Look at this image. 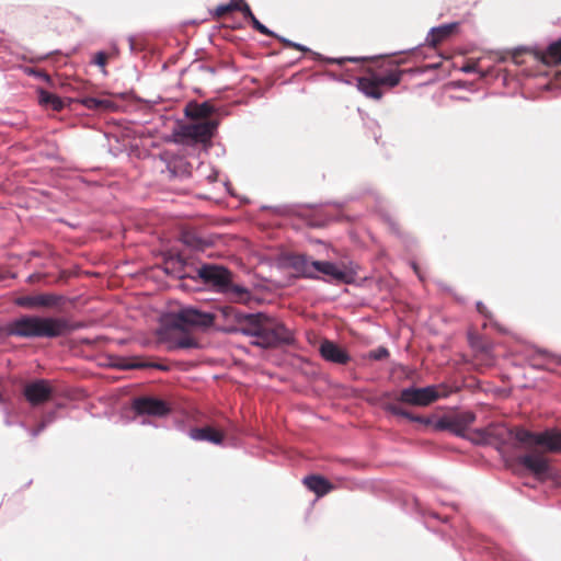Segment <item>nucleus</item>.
I'll use <instances>...</instances> for the list:
<instances>
[{"label": "nucleus", "instance_id": "obj_6", "mask_svg": "<svg viewBox=\"0 0 561 561\" xmlns=\"http://www.w3.org/2000/svg\"><path fill=\"white\" fill-rule=\"evenodd\" d=\"M216 316L213 312L201 310L195 306H184L178 311H168L160 316V332L199 329L207 331L214 325Z\"/></svg>", "mask_w": 561, "mask_h": 561}, {"label": "nucleus", "instance_id": "obj_31", "mask_svg": "<svg viewBox=\"0 0 561 561\" xmlns=\"http://www.w3.org/2000/svg\"><path fill=\"white\" fill-rule=\"evenodd\" d=\"M381 217H382V220L388 225L390 231L393 234H396L397 237L401 238L407 243V247H411L412 244H414V240L412 238L403 234L400 231L398 222L394 220V218L391 215H389L388 213H382Z\"/></svg>", "mask_w": 561, "mask_h": 561}, {"label": "nucleus", "instance_id": "obj_39", "mask_svg": "<svg viewBox=\"0 0 561 561\" xmlns=\"http://www.w3.org/2000/svg\"><path fill=\"white\" fill-rule=\"evenodd\" d=\"M194 105H197L196 101L188 102L184 107V115L186 118L192 119L193 122L201 121V115Z\"/></svg>", "mask_w": 561, "mask_h": 561}, {"label": "nucleus", "instance_id": "obj_10", "mask_svg": "<svg viewBox=\"0 0 561 561\" xmlns=\"http://www.w3.org/2000/svg\"><path fill=\"white\" fill-rule=\"evenodd\" d=\"M131 411L139 416L165 417L172 412V405L162 398L145 394L131 399Z\"/></svg>", "mask_w": 561, "mask_h": 561}, {"label": "nucleus", "instance_id": "obj_2", "mask_svg": "<svg viewBox=\"0 0 561 561\" xmlns=\"http://www.w3.org/2000/svg\"><path fill=\"white\" fill-rule=\"evenodd\" d=\"M279 266L295 270L298 278L321 280L331 285H354L359 271V265L353 260H314L301 253H285Z\"/></svg>", "mask_w": 561, "mask_h": 561}, {"label": "nucleus", "instance_id": "obj_43", "mask_svg": "<svg viewBox=\"0 0 561 561\" xmlns=\"http://www.w3.org/2000/svg\"><path fill=\"white\" fill-rule=\"evenodd\" d=\"M4 423L7 426H12L14 424H18L24 428H26V425L23 421H13L11 419V411H10V408L8 405L4 407Z\"/></svg>", "mask_w": 561, "mask_h": 561}, {"label": "nucleus", "instance_id": "obj_20", "mask_svg": "<svg viewBox=\"0 0 561 561\" xmlns=\"http://www.w3.org/2000/svg\"><path fill=\"white\" fill-rule=\"evenodd\" d=\"M382 409L386 412H388L394 416L403 417L410 422L419 423L424 426H433L434 427V423L437 419L434 414H431V415L414 414L413 412L402 408L400 404L392 403V402L385 403L382 405Z\"/></svg>", "mask_w": 561, "mask_h": 561}, {"label": "nucleus", "instance_id": "obj_38", "mask_svg": "<svg viewBox=\"0 0 561 561\" xmlns=\"http://www.w3.org/2000/svg\"><path fill=\"white\" fill-rule=\"evenodd\" d=\"M390 356V352L386 346H378L371 350L367 354V358L371 360H383Z\"/></svg>", "mask_w": 561, "mask_h": 561}, {"label": "nucleus", "instance_id": "obj_14", "mask_svg": "<svg viewBox=\"0 0 561 561\" xmlns=\"http://www.w3.org/2000/svg\"><path fill=\"white\" fill-rule=\"evenodd\" d=\"M267 317L263 311L251 312L241 327H218L216 330L228 335L242 334L257 340Z\"/></svg>", "mask_w": 561, "mask_h": 561}, {"label": "nucleus", "instance_id": "obj_22", "mask_svg": "<svg viewBox=\"0 0 561 561\" xmlns=\"http://www.w3.org/2000/svg\"><path fill=\"white\" fill-rule=\"evenodd\" d=\"M230 304H224L217 306V311L225 321L222 327H241L250 312L243 311Z\"/></svg>", "mask_w": 561, "mask_h": 561}, {"label": "nucleus", "instance_id": "obj_35", "mask_svg": "<svg viewBox=\"0 0 561 561\" xmlns=\"http://www.w3.org/2000/svg\"><path fill=\"white\" fill-rule=\"evenodd\" d=\"M107 58H108V55L105 50H99L93 55L91 64L99 67L103 75H106L107 71H106L105 67L107 64Z\"/></svg>", "mask_w": 561, "mask_h": 561}, {"label": "nucleus", "instance_id": "obj_40", "mask_svg": "<svg viewBox=\"0 0 561 561\" xmlns=\"http://www.w3.org/2000/svg\"><path fill=\"white\" fill-rule=\"evenodd\" d=\"M239 8L240 9H238V12L242 13L244 20L248 23L255 18L254 13L252 12L250 5L247 3L245 0H239Z\"/></svg>", "mask_w": 561, "mask_h": 561}, {"label": "nucleus", "instance_id": "obj_54", "mask_svg": "<svg viewBox=\"0 0 561 561\" xmlns=\"http://www.w3.org/2000/svg\"><path fill=\"white\" fill-rule=\"evenodd\" d=\"M329 205H333L337 208H343L344 207V203L343 202H329L328 203Z\"/></svg>", "mask_w": 561, "mask_h": 561}, {"label": "nucleus", "instance_id": "obj_19", "mask_svg": "<svg viewBox=\"0 0 561 561\" xmlns=\"http://www.w3.org/2000/svg\"><path fill=\"white\" fill-rule=\"evenodd\" d=\"M35 92L37 94L38 104L46 110L60 112L65 108H69L72 102H75V100L71 98H61L43 87H37Z\"/></svg>", "mask_w": 561, "mask_h": 561}, {"label": "nucleus", "instance_id": "obj_33", "mask_svg": "<svg viewBox=\"0 0 561 561\" xmlns=\"http://www.w3.org/2000/svg\"><path fill=\"white\" fill-rule=\"evenodd\" d=\"M239 8V0H229L226 3L218 4L214 10H210V14L214 18H219L225 13L238 11Z\"/></svg>", "mask_w": 561, "mask_h": 561}, {"label": "nucleus", "instance_id": "obj_26", "mask_svg": "<svg viewBox=\"0 0 561 561\" xmlns=\"http://www.w3.org/2000/svg\"><path fill=\"white\" fill-rule=\"evenodd\" d=\"M356 81L358 91L365 96L373 100H380L382 98L383 92L375 73L370 77H359Z\"/></svg>", "mask_w": 561, "mask_h": 561}, {"label": "nucleus", "instance_id": "obj_44", "mask_svg": "<svg viewBox=\"0 0 561 561\" xmlns=\"http://www.w3.org/2000/svg\"><path fill=\"white\" fill-rule=\"evenodd\" d=\"M56 420H57L56 410H50L43 414L41 422H43L44 424H46V426H48L51 423H54Z\"/></svg>", "mask_w": 561, "mask_h": 561}, {"label": "nucleus", "instance_id": "obj_50", "mask_svg": "<svg viewBox=\"0 0 561 561\" xmlns=\"http://www.w3.org/2000/svg\"><path fill=\"white\" fill-rule=\"evenodd\" d=\"M461 71L465 72V73H474L478 71V68L476 65L473 64H469V65H465L462 68H461Z\"/></svg>", "mask_w": 561, "mask_h": 561}, {"label": "nucleus", "instance_id": "obj_32", "mask_svg": "<svg viewBox=\"0 0 561 561\" xmlns=\"http://www.w3.org/2000/svg\"><path fill=\"white\" fill-rule=\"evenodd\" d=\"M23 72L30 77L43 80L50 88L56 87V83H55L54 79L51 78V76L41 68L25 66V67H23Z\"/></svg>", "mask_w": 561, "mask_h": 561}, {"label": "nucleus", "instance_id": "obj_49", "mask_svg": "<svg viewBox=\"0 0 561 561\" xmlns=\"http://www.w3.org/2000/svg\"><path fill=\"white\" fill-rule=\"evenodd\" d=\"M218 174V170L210 168V173L206 175V179L208 180L209 183H214L217 181Z\"/></svg>", "mask_w": 561, "mask_h": 561}, {"label": "nucleus", "instance_id": "obj_41", "mask_svg": "<svg viewBox=\"0 0 561 561\" xmlns=\"http://www.w3.org/2000/svg\"><path fill=\"white\" fill-rule=\"evenodd\" d=\"M439 66H440V64H439V62L428 64V65L423 66V67H415V68L408 69V71H409V73H410V75H412V76H413V75H423V73H425L426 71L437 69Z\"/></svg>", "mask_w": 561, "mask_h": 561}, {"label": "nucleus", "instance_id": "obj_27", "mask_svg": "<svg viewBox=\"0 0 561 561\" xmlns=\"http://www.w3.org/2000/svg\"><path fill=\"white\" fill-rule=\"evenodd\" d=\"M85 108L96 112H113L117 108L116 104L103 98L85 95L77 100Z\"/></svg>", "mask_w": 561, "mask_h": 561}, {"label": "nucleus", "instance_id": "obj_18", "mask_svg": "<svg viewBox=\"0 0 561 561\" xmlns=\"http://www.w3.org/2000/svg\"><path fill=\"white\" fill-rule=\"evenodd\" d=\"M274 38L277 39L278 42L283 43L286 47L295 48L302 53H308L314 61H320V62H324V64L343 65L346 61L359 62V61L367 59L366 57H339V58L325 57V56L321 55L320 53L313 51L311 48H309L300 43L293 42L284 36H280L279 34H277V36H275Z\"/></svg>", "mask_w": 561, "mask_h": 561}, {"label": "nucleus", "instance_id": "obj_17", "mask_svg": "<svg viewBox=\"0 0 561 561\" xmlns=\"http://www.w3.org/2000/svg\"><path fill=\"white\" fill-rule=\"evenodd\" d=\"M156 334L158 340L162 343H167V350L170 352H174L178 350H198L202 348L201 342L191 335L187 330L184 331L179 337L172 336V331H165L164 334L160 332V325L158 327Z\"/></svg>", "mask_w": 561, "mask_h": 561}, {"label": "nucleus", "instance_id": "obj_60", "mask_svg": "<svg viewBox=\"0 0 561 561\" xmlns=\"http://www.w3.org/2000/svg\"><path fill=\"white\" fill-rule=\"evenodd\" d=\"M412 267L417 273V268H416V264L415 263L412 264Z\"/></svg>", "mask_w": 561, "mask_h": 561}, {"label": "nucleus", "instance_id": "obj_45", "mask_svg": "<svg viewBox=\"0 0 561 561\" xmlns=\"http://www.w3.org/2000/svg\"><path fill=\"white\" fill-rule=\"evenodd\" d=\"M476 309L482 317H484L488 320H492V313L488 310V308L482 301L479 300L476 302Z\"/></svg>", "mask_w": 561, "mask_h": 561}, {"label": "nucleus", "instance_id": "obj_8", "mask_svg": "<svg viewBox=\"0 0 561 561\" xmlns=\"http://www.w3.org/2000/svg\"><path fill=\"white\" fill-rule=\"evenodd\" d=\"M515 463L539 480L552 479L556 476L550 459L537 450L516 456Z\"/></svg>", "mask_w": 561, "mask_h": 561}, {"label": "nucleus", "instance_id": "obj_3", "mask_svg": "<svg viewBox=\"0 0 561 561\" xmlns=\"http://www.w3.org/2000/svg\"><path fill=\"white\" fill-rule=\"evenodd\" d=\"M476 433L481 436L482 443H488L493 438L501 446H504L507 445L508 440H514L520 447L538 446L548 453L561 455V430L556 426L535 432L523 426L508 427L501 425L490 430H476Z\"/></svg>", "mask_w": 561, "mask_h": 561}, {"label": "nucleus", "instance_id": "obj_36", "mask_svg": "<svg viewBox=\"0 0 561 561\" xmlns=\"http://www.w3.org/2000/svg\"><path fill=\"white\" fill-rule=\"evenodd\" d=\"M194 107L197 108V111L201 115V121L209 119L208 116L214 114L216 111L215 105L213 103H210L209 101H205L202 103L197 102V105H194Z\"/></svg>", "mask_w": 561, "mask_h": 561}, {"label": "nucleus", "instance_id": "obj_57", "mask_svg": "<svg viewBox=\"0 0 561 561\" xmlns=\"http://www.w3.org/2000/svg\"><path fill=\"white\" fill-rule=\"evenodd\" d=\"M141 425H152L153 423L148 420V419H144L141 422H140Z\"/></svg>", "mask_w": 561, "mask_h": 561}, {"label": "nucleus", "instance_id": "obj_46", "mask_svg": "<svg viewBox=\"0 0 561 561\" xmlns=\"http://www.w3.org/2000/svg\"><path fill=\"white\" fill-rule=\"evenodd\" d=\"M369 124L371 125V126H369V128L373 131L374 139L376 142H378L379 138H381V133L379 131L380 127H379L378 123L374 119H371L369 122Z\"/></svg>", "mask_w": 561, "mask_h": 561}, {"label": "nucleus", "instance_id": "obj_61", "mask_svg": "<svg viewBox=\"0 0 561 561\" xmlns=\"http://www.w3.org/2000/svg\"><path fill=\"white\" fill-rule=\"evenodd\" d=\"M164 273H165V274H170V273H171V272H170V270H169V267H165V268H164Z\"/></svg>", "mask_w": 561, "mask_h": 561}, {"label": "nucleus", "instance_id": "obj_5", "mask_svg": "<svg viewBox=\"0 0 561 561\" xmlns=\"http://www.w3.org/2000/svg\"><path fill=\"white\" fill-rule=\"evenodd\" d=\"M218 119H202L190 123L179 122L172 130L173 140L198 153H208L218 133Z\"/></svg>", "mask_w": 561, "mask_h": 561}, {"label": "nucleus", "instance_id": "obj_24", "mask_svg": "<svg viewBox=\"0 0 561 561\" xmlns=\"http://www.w3.org/2000/svg\"><path fill=\"white\" fill-rule=\"evenodd\" d=\"M179 240L192 251H204L206 248L213 245V242L208 239L201 237L193 229H183L180 232Z\"/></svg>", "mask_w": 561, "mask_h": 561}, {"label": "nucleus", "instance_id": "obj_55", "mask_svg": "<svg viewBox=\"0 0 561 561\" xmlns=\"http://www.w3.org/2000/svg\"><path fill=\"white\" fill-rule=\"evenodd\" d=\"M128 42H129V48H130V50H131V51L136 50L134 37H129V38H128Z\"/></svg>", "mask_w": 561, "mask_h": 561}, {"label": "nucleus", "instance_id": "obj_21", "mask_svg": "<svg viewBox=\"0 0 561 561\" xmlns=\"http://www.w3.org/2000/svg\"><path fill=\"white\" fill-rule=\"evenodd\" d=\"M460 27V22H449L443 23L437 26H433L430 28L426 37L425 44L430 47H436L443 41L457 34Z\"/></svg>", "mask_w": 561, "mask_h": 561}, {"label": "nucleus", "instance_id": "obj_9", "mask_svg": "<svg viewBox=\"0 0 561 561\" xmlns=\"http://www.w3.org/2000/svg\"><path fill=\"white\" fill-rule=\"evenodd\" d=\"M440 398L442 396L437 386L428 385L425 387H417L413 383L401 389L396 400L402 404L424 408L431 405Z\"/></svg>", "mask_w": 561, "mask_h": 561}, {"label": "nucleus", "instance_id": "obj_56", "mask_svg": "<svg viewBox=\"0 0 561 561\" xmlns=\"http://www.w3.org/2000/svg\"><path fill=\"white\" fill-rule=\"evenodd\" d=\"M453 296L455 297V299L457 301H459L460 304H465L466 302V298L461 297V296H458L457 294L453 293Z\"/></svg>", "mask_w": 561, "mask_h": 561}, {"label": "nucleus", "instance_id": "obj_13", "mask_svg": "<svg viewBox=\"0 0 561 561\" xmlns=\"http://www.w3.org/2000/svg\"><path fill=\"white\" fill-rule=\"evenodd\" d=\"M524 53H530L546 64H561V36L550 42L545 48L535 46H517L512 49L511 56L514 62L518 64V57Z\"/></svg>", "mask_w": 561, "mask_h": 561}, {"label": "nucleus", "instance_id": "obj_47", "mask_svg": "<svg viewBox=\"0 0 561 561\" xmlns=\"http://www.w3.org/2000/svg\"><path fill=\"white\" fill-rule=\"evenodd\" d=\"M46 424H44L43 422H39L34 428L30 430V434L31 436L33 437H36L37 435H39L45 428H46Z\"/></svg>", "mask_w": 561, "mask_h": 561}, {"label": "nucleus", "instance_id": "obj_7", "mask_svg": "<svg viewBox=\"0 0 561 561\" xmlns=\"http://www.w3.org/2000/svg\"><path fill=\"white\" fill-rule=\"evenodd\" d=\"M296 342L295 335L282 321L268 314L262 327V333L257 340H252L251 345L262 350H275L291 346Z\"/></svg>", "mask_w": 561, "mask_h": 561}, {"label": "nucleus", "instance_id": "obj_25", "mask_svg": "<svg viewBox=\"0 0 561 561\" xmlns=\"http://www.w3.org/2000/svg\"><path fill=\"white\" fill-rule=\"evenodd\" d=\"M190 437L197 442H208L214 445H222L225 436L218 431L213 430L209 426H196L192 427L188 432Z\"/></svg>", "mask_w": 561, "mask_h": 561}, {"label": "nucleus", "instance_id": "obj_58", "mask_svg": "<svg viewBox=\"0 0 561 561\" xmlns=\"http://www.w3.org/2000/svg\"><path fill=\"white\" fill-rule=\"evenodd\" d=\"M431 516H432L433 518L439 519V516H438V514H436V513H431Z\"/></svg>", "mask_w": 561, "mask_h": 561}, {"label": "nucleus", "instance_id": "obj_1", "mask_svg": "<svg viewBox=\"0 0 561 561\" xmlns=\"http://www.w3.org/2000/svg\"><path fill=\"white\" fill-rule=\"evenodd\" d=\"M164 263L176 266L180 279L199 280L210 291L224 295L229 302L248 305L254 299L247 286L234 283V273L222 264L202 263L195 267V275H191L186 272L190 266L188 259L180 252L172 251L165 255Z\"/></svg>", "mask_w": 561, "mask_h": 561}, {"label": "nucleus", "instance_id": "obj_51", "mask_svg": "<svg viewBox=\"0 0 561 561\" xmlns=\"http://www.w3.org/2000/svg\"><path fill=\"white\" fill-rule=\"evenodd\" d=\"M199 69H201V70H203V71H207V72H209V73H211V75H215V73L217 72V70H216V68H215V67H213V66H208V65H202V66L199 67Z\"/></svg>", "mask_w": 561, "mask_h": 561}, {"label": "nucleus", "instance_id": "obj_16", "mask_svg": "<svg viewBox=\"0 0 561 561\" xmlns=\"http://www.w3.org/2000/svg\"><path fill=\"white\" fill-rule=\"evenodd\" d=\"M318 352L321 358L330 364L344 366L352 360L348 351L340 343L330 339H322L320 341Z\"/></svg>", "mask_w": 561, "mask_h": 561}, {"label": "nucleus", "instance_id": "obj_48", "mask_svg": "<svg viewBox=\"0 0 561 561\" xmlns=\"http://www.w3.org/2000/svg\"><path fill=\"white\" fill-rule=\"evenodd\" d=\"M43 278V275L41 273H32L26 277V283L33 284L35 282H38Z\"/></svg>", "mask_w": 561, "mask_h": 561}, {"label": "nucleus", "instance_id": "obj_11", "mask_svg": "<svg viewBox=\"0 0 561 561\" xmlns=\"http://www.w3.org/2000/svg\"><path fill=\"white\" fill-rule=\"evenodd\" d=\"M68 298L57 293H39L32 295H22L13 299L16 307L36 310V309H56L62 307Z\"/></svg>", "mask_w": 561, "mask_h": 561}, {"label": "nucleus", "instance_id": "obj_12", "mask_svg": "<svg viewBox=\"0 0 561 561\" xmlns=\"http://www.w3.org/2000/svg\"><path fill=\"white\" fill-rule=\"evenodd\" d=\"M22 393L32 408H37L46 402H53L56 397V389L49 380L35 378L25 383Z\"/></svg>", "mask_w": 561, "mask_h": 561}, {"label": "nucleus", "instance_id": "obj_52", "mask_svg": "<svg viewBox=\"0 0 561 561\" xmlns=\"http://www.w3.org/2000/svg\"><path fill=\"white\" fill-rule=\"evenodd\" d=\"M65 408H66V403L60 402V401L54 402V409L53 410H56V412H58L59 410H62Z\"/></svg>", "mask_w": 561, "mask_h": 561}, {"label": "nucleus", "instance_id": "obj_37", "mask_svg": "<svg viewBox=\"0 0 561 561\" xmlns=\"http://www.w3.org/2000/svg\"><path fill=\"white\" fill-rule=\"evenodd\" d=\"M249 24L252 26L253 30H255L256 32H259L262 35L273 37V38L275 36H277V33L270 30L266 25H264L262 22H260L256 16L252 21H250Z\"/></svg>", "mask_w": 561, "mask_h": 561}, {"label": "nucleus", "instance_id": "obj_23", "mask_svg": "<svg viewBox=\"0 0 561 561\" xmlns=\"http://www.w3.org/2000/svg\"><path fill=\"white\" fill-rule=\"evenodd\" d=\"M304 485L317 497H322L334 489V484L324 476L311 473L302 479Z\"/></svg>", "mask_w": 561, "mask_h": 561}, {"label": "nucleus", "instance_id": "obj_62", "mask_svg": "<svg viewBox=\"0 0 561 561\" xmlns=\"http://www.w3.org/2000/svg\"><path fill=\"white\" fill-rule=\"evenodd\" d=\"M30 484H32V480H30V481L25 484V486H28Z\"/></svg>", "mask_w": 561, "mask_h": 561}, {"label": "nucleus", "instance_id": "obj_28", "mask_svg": "<svg viewBox=\"0 0 561 561\" xmlns=\"http://www.w3.org/2000/svg\"><path fill=\"white\" fill-rule=\"evenodd\" d=\"M434 430L438 432H450L451 434L465 438V435L460 428L459 423L456 421L454 415H442L436 419L434 423Z\"/></svg>", "mask_w": 561, "mask_h": 561}, {"label": "nucleus", "instance_id": "obj_59", "mask_svg": "<svg viewBox=\"0 0 561 561\" xmlns=\"http://www.w3.org/2000/svg\"><path fill=\"white\" fill-rule=\"evenodd\" d=\"M443 289H444V290H446V291L451 293V288H450V287H447V286H446V287H443Z\"/></svg>", "mask_w": 561, "mask_h": 561}, {"label": "nucleus", "instance_id": "obj_30", "mask_svg": "<svg viewBox=\"0 0 561 561\" xmlns=\"http://www.w3.org/2000/svg\"><path fill=\"white\" fill-rule=\"evenodd\" d=\"M104 138L107 142V151L113 157H118L126 151V145L118 136L104 134Z\"/></svg>", "mask_w": 561, "mask_h": 561}, {"label": "nucleus", "instance_id": "obj_29", "mask_svg": "<svg viewBox=\"0 0 561 561\" xmlns=\"http://www.w3.org/2000/svg\"><path fill=\"white\" fill-rule=\"evenodd\" d=\"M409 73L407 70H399V69H389L385 71L383 73H375L378 82L380 85H386L388 88H394L400 84L402 80L403 73Z\"/></svg>", "mask_w": 561, "mask_h": 561}, {"label": "nucleus", "instance_id": "obj_42", "mask_svg": "<svg viewBox=\"0 0 561 561\" xmlns=\"http://www.w3.org/2000/svg\"><path fill=\"white\" fill-rule=\"evenodd\" d=\"M13 328L11 320L5 324H0V340H5L7 337L14 336Z\"/></svg>", "mask_w": 561, "mask_h": 561}, {"label": "nucleus", "instance_id": "obj_34", "mask_svg": "<svg viewBox=\"0 0 561 561\" xmlns=\"http://www.w3.org/2000/svg\"><path fill=\"white\" fill-rule=\"evenodd\" d=\"M456 421L459 423L460 428L466 436L468 427L476 421V414L471 411H466L454 415Z\"/></svg>", "mask_w": 561, "mask_h": 561}, {"label": "nucleus", "instance_id": "obj_4", "mask_svg": "<svg viewBox=\"0 0 561 561\" xmlns=\"http://www.w3.org/2000/svg\"><path fill=\"white\" fill-rule=\"evenodd\" d=\"M13 334L21 339H58L84 328L65 316L25 313L11 319Z\"/></svg>", "mask_w": 561, "mask_h": 561}, {"label": "nucleus", "instance_id": "obj_53", "mask_svg": "<svg viewBox=\"0 0 561 561\" xmlns=\"http://www.w3.org/2000/svg\"><path fill=\"white\" fill-rule=\"evenodd\" d=\"M421 47H422V45H419V46L410 48L408 50L392 53L391 55L394 56V55L402 54V53H408V51H419Z\"/></svg>", "mask_w": 561, "mask_h": 561}, {"label": "nucleus", "instance_id": "obj_15", "mask_svg": "<svg viewBox=\"0 0 561 561\" xmlns=\"http://www.w3.org/2000/svg\"><path fill=\"white\" fill-rule=\"evenodd\" d=\"M111 366L121 370L131 369H157L160 371H169L170 365L154 362L145 356H114L111 358Z\"/></svg>", "mask_w": 561, "mask_h": 561}]
</instances>
